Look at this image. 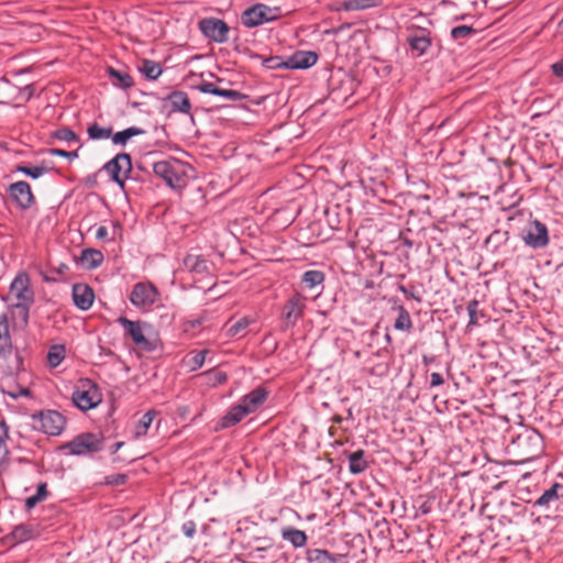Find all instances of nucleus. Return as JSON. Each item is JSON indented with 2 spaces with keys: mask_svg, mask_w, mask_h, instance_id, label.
<instances>
[{
  "mask_svg": "<svg viewBox=\"0 0 563 563\" xmlns=\"http://www.w3.org/2000/svg\"><path fill=\"white\" fill-rule=\"evenodd\" d=\"M73 301L76 308L87 311L93 303L95 294L86 284H75L71 290Z\"/></svg>",
  "mask_w": 563,
  "mask_h": 563,
  "instance_id": "nucleus-17",
  "label": "nucleus"
},
{
  "mask_svg": "<svg viewBox=\"0 0 563 563\" xmlns=\"http://www.w3.org/2000/svg\"><path fill=\"white\" fill-rule=\"evenodd\" d=\"M208 375L213 386L221 385L228 379V375L224 372H209Z\"/></svg>",
  "mask_w": 563,
  "mask_h": 563,
  "instance_id": "nucleus-48",
  "label": "nucleus"
},
{
  "mask_svg": "<svg viewBox=\"0 0 563 563\" xmlns=\"http://www.w3.org/2000/svg\"><path fill=\"white\" fill-rule=\"evenodd\" d=\"M250 412L245 407L239 402L238 405L230 408V410L221 418L220 427L227 429L239 423Z\"/></svg>",
  "mask_w": 563,
  "mask_h": 563,
  "instance_id": "nucleus-22",
  "label": "nucleus"
},
{
  "mask_svg": "<svg viewBox=\"0 0 563 563\" xmlns=\"http://www.w3.org/2000/svg\"><path fill=\"white\" fill-rule=\"evenodd\" d=\"M124 442H115L110 446V454H115L122 446Z\"/></svg>",
  "mask_w": 563,
  "mask_h": 563,
  "instance_id": "nucleus-58",
  "label": "nucleus"
},
{
  "mask_svg": "<svg viewBox=\"0 0 563 563\" xmlns=\"http://www.w3.org/2000/svg\"><path fill=\"white\" fill-rule=\"evenodd\" d=\"M478 301L473 299L467 303L466 310L468 314V324L467 327H474L477 324V314H478Z\"/></svg>",
  "mask_w": 563,
  "mask_h": 563,
  "instance_id": "nucleus-42",
  "label": "nucleus"
},
{
  "mask_svg": "<svg viewBox=\"0 0 563 563\" xmlns=\"http://www.w3.org/2000/svg\"><path fill=\"white\" fill-rule=\"evenodd\" d=\"M8 427L5 422H0V445L7 446L5 441L8 440Z\"/></svg>",
  "mask_w": 563,
  "mask_h": 563,
  "instance_id": "nucleus-52",
  "label": "nucleus"
},
{
  "mask_svg": "<svg viewBox=\"0 0 563 563\" xmlns=\"http://www.w3.org/2000/svg\"><path fill=\"white\" fill-rule=\"evenodd\" d=\"M393 310L398 312L394 323L395 330L410 332L412 329V321L408 310L401 305L393 307Z\"/></svg>",
  "mask_w": 563,
  "mask_h": 563,
  "instance_id": "nucleus-30",
  "label": "nucleus"
},
{
  "mask_svg": "<svg viewBox=\"0 0 563 563\" xmlns=\"http://www.w3.org/2000/svg\"><path fill=\"white\" fill-rule=\"evenodd\" d=\"M53 137L64 142H79L78 135L67 126H63L53 132Z\"/></svg>",
  "mask_w": 563,
  "mask_h": 563,
  "instance_id": "nucleus-38",
  "label": "nucleus"
},
{
  "mask_svg": "<svg viewBox=\"0 0 563 563\" xmlns=\"http://www.w3.org/2000/svg\"><path fill=\"white\" fill-rule=\"evenodd\" d=\"M398 290L405 295H409V290L404 285H399Z\"/></svg>",
  "mask_w": 563,
  "mask_h": 563,
  "instance_id": "nucleus-63",
  "label": "nucleus"
},
{
  "mask_svg": "<svg viewBox=\"0 0 563 563\" xmlns=\"http://www.w3.org/2000/svg\"><path fill=\"white\" fill-rule=\"evenodd\" d=\"M181 532L183 534L188 538L192 539L196 534V523L194 520H187L181 525Z\"/></svg>",
  "mask_w": 563,
  "mask_h": 563,
  "instance_id": "nucleus-47",
  "label": "nucleus"
},
{
  "mask_svg": "<svg viewBox=\"0 0 563 563\" xmlns=\"http://www.w3.org/2000/svg\"><path fill=\"white\" fill-rule=\"evenodd\" d=\"M10 333L9 319L5 313L0 314V338Z\"/></svg>",
  "mask_w": 563,
  "mask_h": 563,
  "instance_id": "nucleus-49",
  "label": "nucleus"
},
{
  "mask_svg": "<svg viewBox=\"0 0 563 563\" xmlns=\"http://www.w3.org/2000/svg\"><path fill=\"white\" fill-rule=\"evenodd\" d=\"M118 322L124 328L125 332L132 339L133 343L147 352L155 349V345L146 338L145 330H151V325L143 321H132L125 317H120Z\"/></svg>",
  "mask_w": 563,
  "mask_h": 563,
  "instance_id": "nucleus-6",
  "label": "nucleus"
},
{
  "mask_svg": "<svg viewBox=\"0 0 563 563\" xmlns=\"http://www.w3.org/2000/svg\"><path fill=\"white\" fill-rule=\"evenodd\" d=\"M153 173L162 178L172 189H181L185 186L184 167L177 159L159 161L153 164Z\"/></svg>",
  "mask_w": 563,
  "mask_h": 563,
  "instance_id": "nucleus-4",
  "label": "nucleus"
},
{
  "mask_svg": "<svg viewBox=\"0 0 563 563\" xmlns=\"http://www.w3.org/2000/svg\"><path fill=\"white\" fill-rule=\"evenodd\" d=\"M68 271V265L65 264V263H60L58 265V267L56 268V272L59 274V275H64L66 272Z\"/></svg>",
  "mask_w": 563,
  "mask_h": 563,
  "instance_id": "nucleus-60",
  "label": "nucleus"
},
{
  "mask_svg": "<svg viewBox=\"0 0 563 563\" xmlns=\"http://www.w3.org/2000/svg\"><path fill=\"white\" fill-rule=\"evenodd\" d=\"M184 266L190 273L205 274L208 273V261L198 254H188L185 256Z\"/></svg>",
  "mask_w": 563,
  "mask_h": 563,
  "instance_id": "nucleus-25",
  "label": "nucleus"
},
{
  "mask_svg": "<svg viewBox=\"0 0 563 563\" xmlns=\"http://www.w3.org/2000/svg\"><path fill=\"white\" fill-rule=\"evenodd\" d=\"M207 353V350H201L197 352L195 355H192V357L190 358L191 371H196L205 364Z\"/></svg>",
  "mask_w": 563,
  "mask_h": 563,
  "instance_id": "nucleus-45",
  "label": "nucleus"
},
{
  "mask_svg": "<svg viewBox=\"0 0 563 563\" xmlns=\"http://www.w3.org/2000/svg\"><path fill=\"white\" fill-rule=\"evenodd\" d=\"M87 389H76L71 395L73 404L81 411H88L96 408L101 402V394L97 385L90 379L86 380Z\"/></svg>",
  "mask_w": 563,
  "mask_h": 563,
  "instance_id": "nucleus-12",
  "label": "nucleus"
},
{
  "mask_svg": "<svg viewBox=\"0 0 563 563\" xmlns=\"http://www.w3.org/2000/svg\"><path fill=\"white\" fill-rule=\"evenodd\" d=\"M522 241L533 250L545 247L550 241L547 225L537 219L530 221L522 234Z\"/></svg>",
  "mask_w": 563,
  "mask_h": 563,
  "instance_id": "nucleus-10",
  "label": "nucleus"
},
{
  "mask_svg": "<svg viewBox=\"0 0 563 563\" xmlns=\"http://www.w3.org/2000/svg\"><path fill=\"white\" fill-rule=\"evenodd\" d=\"M268 394L269 393L265 387L258 386L244 395L240 402L245 407V409H247L250 413H253L263 406L268 397Z\"/></svg>",
  "mask_w": 563,
  "mask_h": 563,
  "instance_id": "nucleus-18",
  "label": "nucleus"
},
{
  "mask_svg": "<svg viewBox=\"0 0 563 563\" xmlns=\"http://www.w3.org/2000/svg\"><path fill=\"white\" fill-rule=\"evenodd\" d=\"M318 59L317 52L299 49L286 56V66L289 70H307L313 67Z\"/></svg>",
  "mask_w": 563,
  "mask_h": 563,
  "instance_id": "nucleus-14",
  "label": "nucleus"
},
{
  "mask_svg": "<svg viewBox=\"0 0 563 563\" xmlns=\"http://www.w3.org/2000/svg\"><path fill=\"white\" fill-rule=\"evenodd\" d=\"M111 181H113L114 184H117L121 189L124 188V179L120 176H118V178H110Z\"/></svg>",
  "mask_w": 563,
  "mask_h": 563,
  "instance_id": "nucleus-61",
  "label": "nucleus"
},
{
  "mask_svg": "<svg viewBox=\"0 0 563 563\" xmlns=\"http://www.w3.org/2000/svg\"><path fill=\"white\" fill-rule=\"evenodd\" d=\"M70 455H85L101 450V441L93 433H82L62 446Z\"/></svg>",
  "mask_w": 563,
  "mask_h": 563,
  "instance_id": "nucleus-9",
  "label": "nucleus"
},
{
  "mask_svg": "<svg viewBox=\"0 0 563 563\" xmlns=\"http://www.w3.org/2000/svg\"><path fill=\"white\" fill-rule=\"evenodd\" d=\"M305 308L306 298L299 292L294 294L282 308V330L287 331L295 328L297 322L303 317Z\"/></svg>",
  "mask_w": 563,
  "mask_h": 563,
  "instance_id": "nucleus-5",
  "label": "nucleus"
},
{
  "mask_svg": "<svg viewBox=\"0 0 563 563\" xmlns=\"http://www.w3.org/2000/svg\"><path fill=\"white\" fill-rule=\"evenodd\" d=\"M263 65L268 69H287L286 57L272 56L263 60Z\"/></svg>",
  "mask_w": 563,
  "mask_h": 563,
  "instance_id": "nucleus-40",
  "label": "nucleus"
},
{
  "mask_svg": "<svg viewBox=\"0 0 563 563\" xmlns=\"http://www.w3.org/2000/svg\"><path fill=\"white\" fill-rule=\"evenodd\" d=\"M282 538L296 549L303 548L307 543L306 532L294 527L283 528Z\"/></svg>",
  "mask_w": 563,
  "mask_h": 563,
  "instance_id": "nucleus-24",
  "label": "nucleus"
},
{
  "mask_svg": "<svg viewBox=\"0 0 563 563\" xmlns=\"http://www.w3.org/2000/svg\"><path fill=\"white\" fill-rule=\"evenodd\" d=\"M280 0H265L246 8L240 15V22L246 27H255L275 21L286 11L278 3Z\"/></svg>",
  "mask_w": 563,
  "mask_h": 563,
  "instance_id": "nucleus-1",
  "label": "nucleus"
},
{
  "mask_svg": "<svg viewBox=\"0 0 563 563\" xmlns=\"http://www.w3.org/2000/svg\"><path fill=\"white\" fill-rule=\"evenodd\" d=\"M249 325H250L249 318L243 317V318L239 319L238 321H235L234 323H232L227 329V335L230 338L242 336Z\"/></svg>",
  "mask_w": 563,
  "mask_h": 563,
  "instance_id": "nucleus-36",
  "label": "nucleus"
},
{
  "mask_svg": "<svg viewBox=\"0 0 563 563\" xmlns=\"http://www.w3.org/2000/svg\"><path fill=\"white\" fill-rule=\"evenodd\" d=\"M103 169L109 174L110 178H118L124 173L125 178L132 172V159L128 153H119L103 165Z\"/></svg>",
  "mask_w": 563,
  "mask_h": 563,
  "instance_id": "nucleus-15",
  "label": "nucleus"
},
{
  "mask_svg": "<svg viewBox=\"0 0 563 563\" xmlns=\"http://www.w3.org/2000/svg\"><path fill=\"white\" fill-rule=\"evenodd\" d=\"M109 74L111 77H114L120 81L121 88L128 89V88L132 87L133 79L129 74L122 73V71L113 69V68L110 69Z\"/></svg>",
  "mask_w": 563,
  "mask_h": 563,
  "instance_id": "nucleus-39",
  "label": "nucleus"
},
{
  "mask_svg": "<svg viewBox=\"0 0 563 563\" xmlns=\"http://www.w3.org/2000/svg\"><path fill=\"white\" fill-rule=\"evenodd\" d=\"M162 112L167 114L183 113L191 115V103L186 92L173 90L159 99Z\"/></svg>",
  "mask_w": 563,
  "mask_h": 563,
  "instance_id": "nucleus-7",
  "label": "nucleus"
},
{
  "mask_svg": "<svg viewBox=\"0 0 563 563\" xmlns=\"http://www.w3.org/2000/svg\"><path fill=\"white\" fill-rule=\"evenodd\" d=\"M432 37H408L409 47L416 57L421 56L431 45Z\"/></svg>",
  "mask_w": 563,
  "mask_h": 563,
  "instance_id": "nucleus-33",
  "label": "nucleus"
},
{
  "mask_svg": "<svg viewBox=\"0 0 563 563\" xmlns=\"http://www.w3.org/2000/svg\"><path fill=\"white\" fill-rule=\"evenodd\" d=\"M305 554L307 563H338V559L324 549L308 548Z\"/></svg>",
  "mask_w": 563,
  "mask_h": 563,
  "instance_id": "nucleus-26",
  "label": "nucleus"
},
{
  "mask_svg": "<svg viewBox=\"0 0 563 563\" xmlns=\"http://www.w3.org/2000/svg\"><path fill=\"white\" fill-rule=\"evenodd\" d=\"M156 416V412L154 410H150L142 416V418L139 420L136 427H135V437L140 438L142 435H145L150 426L152 424L154 418Z\"/></svg>",
  "mask_w": 563,
  "mask_h": 563,
  "instance_id": "nucleus-35",
  "label": "nucleus"
},
{
  "mask_svg": "<svg viewBox=\"0 0 563 563\" xmlns=\"http://www.w3.org/2000/svg\"><path fill=\"white\" fill-rule=\"evenodd\" d=\"M159 299L157 288L151 283H137L130 294L131 303L139 309H148Z\"/></svg>",
  "mask_w": 563,
  "mask_h": 563,
  "instance_id": "nucleus-8",
  "label": "nucleus"
},
{
  "mask_svg": "<svg viewBox=\"0 0 563 563\" xmlns=\"http://www.w3.org/2000/svg\"><path fill=\"white\" fill-rule=\"evenodd\" d=\"M88 137L92 141H102L111 139L112 128L101 126L98 123H92L87 128Z\"/></svg>",
  "mask_w": 563,
  "mask_h": 563,
  "instance_id": "nucleus-32",
  "label": "nucleus"
},
{
  "mask_svg": "<svg viewBox=\"0 0 563 563\" xmlns=\"http://www.w3.org/2000/svg\"><path fill=\"white\" fill-rule=\"evenodd\" d=\"M48 154L51 156L64 157L69 161H74V159L78 158V150L68 152V151L60 150V148H49Z\"/></svg>",
  "mask_w": 563,
  "mask_h": 563,
  "instance_id": "nucleus-44",
  "label": "nucleus"
},
{
  "mask_svg": "<svg viewBox=\"0 0 563 563\" xmlns=\"http://www.w3.org/2000/svg\"><path fill=\"white\" fill-rule=\"evenodd\" d=\"M96 239L99 241H110L108 229L104 225H100L96 230Z\"/></svg>",
  "mask_w": 563,
  "mask_h": 563,
  "instance_id": "nucleus-50",
  "label": "nucleus"
},
{
  "mask_svg": "<svg viewBox=\"0 0 563 563\" xmlns=\"http://www.w3.org/2000/svg\"><path fill=\"white\" fill-rule=\"evenodd\" d=\"M528 457H537L543 451V437L534 428L526 429L514 441Z\"/></svg>",
  "mask_w": 563,
  "mask_h": 563,
  "instance_id": "nucleus-11",
  "label": "nucleus"
},
{
  "mask_svg": "<svg viewBox=\"0 0 563 563\" xmlns=\"http://www.w3.org/2000/svg\"><path fill=\"white\" fill-rule=\"evenodd\" d=\"M368 467V463L365 460V452L363 450H356L349 454V471L354 474H361Z\"/></svg>",
  "mask_w": 563,
  "mask_h": 563,
  "instance_id": "nucleus-27",
  "label": "nucleus"
},
{
  "mask_svg": "<svg viewBox=\"0 0 563 563\" xmlns=\"http://www.w3.org/2000/svg\"><path fill=\"white\" fill-rule=\"evenodd\" d=\"M0 90L2 91H18L19 89L16 87H14L13 85H11V82L7 79H1L0 80Z\"/></svg>",
  "mask_w": 563,
  "mask_h": 563,
  "instance_id": "nucleus-55",
  "label": "nucleus"
},
{
  "mask_svg": "<svg viewBox=\"0 0 563 563\" xmlns=\"http://www.w3.org/2000/svg\"><path fill=\"white\" fill-rule=\"evenodd\" d=\"M9 450L7 446L0 445V470L4 466L8 461Z\"/></svg>",
  "mask_w": 563,
  "mask_h": 563,
  "instance_id": "nucleus-56",
  "label": "nucleus"
},
{
  "mask_svg": "<svg viewBox=\"0 0 563 563\" xmlns=\"http://www.w3.org/2000/svg\"><path fill=\"white\" fill-rule=\"evenodd\" d=\"M195 89L201 93L221 97L223 99L231 100V101H238V100L247 98L246 95H244L238 90L222 89V88L217 87L213 82H210V81H203L200 85L196 86Z\"/></svg>",
  "mask_w": 563,
  "mask_h": 563,
  "instance_id": "nucleus-16",
  "label": "nucleus"
},
{
  "mask_svg": "<svg viewBox=\"0 0 563 563\" xmlns=\"http://www.w3.org/2000/svg\"><path fill=\"white\" fill-rule=\"evenodd\" d=\"M231 37H212L217 43H227Z\"/></svg>",
  "mask_w": 563,
  "mask_h": 563,
  "instance_id": "nucleus-62",
  "label": "nucleus"
},
{
  "mask_svg": "<svg viewBox=\"0 0 563 563\" xmlns=\"http://www.w3.org/2000/svg\"><path fill=\"white\" fill-rule=\"evenodd\" d=\"M325 279V274L319 269H310L302 274L301 283L308 289H314L318 287L323 288V283Z\"/></svg>",
  "mask_w": 563,
  "mask_h": 563,
  "instance_id": "nucleus-28",
  "label": "nucleus"
},
{
  "mask_svg": "<svg viewBox=\"0 0 563 563\" xmlns=\"http://www.w3.org/2000/svg\"><path fill=\"white\" fill-rule=\"evenodd\" d=\"M8 194L11 200L21 210H27L34 203V196L29 183L19 180L8 187Z\"/></svg>",
  "mask_w": 563,
  "mask_h": 563,
  "instance_id": "nucleus-13",
  "label": "nucleus"
},
{
  "mask_svg": "<svg viewBox=\"0 0 563 563\" xmlns=\"http://www.w3.org/2000/svg\"><path fill=\"white\" fill-rule=\"evenodd\" d=\"M137 69L148 80H156L163 73L159 63L151 59H143Z\"/></svg>",
  "mask_w": 563,
  "mask_h": 563,
  "instance_id": "nucleus-29",
  "label": "nucleus"
},
{
  "mask_svg": "<svg viewBox=\"0 0 563 563\" xmlns=\"http://www.w3.org/2000/svg\"><path fill=\"white\" fill-rule=\"evenodd\" d=\"M8 395L12 398V399H16L19 395H23V396H27L29 395V390L26 388H22L20 390L19 394H14V393H8Z\"/></svg>",
  "mask_w": 563,
  "mask_h": 563,
  "instance_id": "nucleus-59",
  "label": "nucleus"
},
{
  "mask_svg": "<svg viewBox=\"0 0 563 563\" xmlns=\"http://www.w3.org/2000/svg\"><path fill=\"white\" fill-rule=\"evenodd\" d=\"M471 31H472L471 27H468L466 25H460V26L453 27L451 30L450 35H467Z\"/></svg>",
  "mask_w": 563,
  "mask_h": 563,
  "instance_id": "nucleus-54",
  "label": "nucleus"
},
{
  "mask_svg": "<svg viewBox=\"0 0 563 563\" xmlns=\"http://www.w3.org/2000/svg\"><path fill=\"white\" fill-rule=\"evenodd\" d=\"M22 93H26V99L29 100L33 96V86L26 85L22 89L19 90Z\"/></svg>",
  "mask_w": 563,
  "mask_h": 563,
  "instance_id": "nucleus-57",
  "label": "nucleus"
},
{
  "mask_svg": "<svg viewBox=\"0 0 563 563\" xmlns=\"http://www.w3.org/2000/svg\"><path fill=\"white\" fill-rule=\"evenodd\" d=\"M12 534L22 542L32 538V530L24 525H19L13 529Z\"/></svg>",
  "mask_w": 563,
  "mask_h": 563,
  "instance_id": "nucleus-43",
  "label": "nucleus"
},
{
  "mask_svg": "<svg viewBox=\"0 0 563 563\" xmlns=\"http://www.w3.org/2000/svg\"><path fill=\"white\" fill-rule=\"evenodd\" d=\"M551 69L556 77L563 79V59L552 64Z\"/></svg>",
  "mask_w": 563,
  "mask_h": 563,
  "instance_id": "nucleus-53",
  "label": "nucleus"
},
{
  "mask_svg": "<svg viewBox=\"0 0 563 563\" xmlns=\"http://www.w3.org/2000/svg\"><path fill=\"white\" fill-rule=\"evenodd\" d=\"M444 383V379L442 377V375L440 373H432L430 375V387H438V386H441L443 385Z\"/></svg>",
  "mask_w": 563,
  "mask_h": 563,
  "instance_id": "nucleus-51",
  "label": "nucleus"
},
{
  "mask_svg": "<svg viewBox=\"0 0 563 563\" xmlns=\"http://www.w3.org/2000/svg\"><path fill=\"white\" fill-rule=\"evenodd\" d=\"M563 489V485L554 483L550 488L545 489L541 496L533 503V507H538L544 510H551L558 508V503L561 498L559 490Z\"/></svg>",
  "mask_w": 563,
  "mask_h": 563,
  "instance_id": "nucleus-19",
  "label": "nucleus"
},
{
  "mask_svg": "<svg viewBox=\"0 0 563 563\" xmlns=\"http://www.w3.org/2000/svg\"><path fill=\"white\" fill-rule=\"evenodd\" d=\"M143 134H145L144 129L132 125L122 131L112 133L111 142L113 145H119L121 147H124L132 137L140 136Z\"/></svg>",
  "mask_w": 563,
  "mask_h": 563,
  "instance_id": "nucleus-23",
  "label": "nucleus"
},
{
  "mask_svg": "<svg viewBox=\"0 0 563 563\" xmlns=\"http://www.w3.org/2000/svg\"><path fill=\"white\" fill-rule=\"evenodd\" d=\"M52 169L53 167H48L44 164L37 166L18 165L15 172L23 174L32 179H38L43 175L48 174Z\"/></svg>",
  "mask_w": 563,
  "mask_h": 563,
  "instance_id": "nucleus-31",
  "label": "nucleus"
},
{
  "mask_svg": "<svg viewBox=\"0 0 563 563\" xmlns=\"http://www.w3.org/2000/svg\"><path fill=\"white\" fill-rule=\"evenodd\" d=\"M13 351L11 334L8 333L0 338V357L7 358Z\"/></svg>",
  "mask_w": 563,
  "mask_h": 563,
  "instance_id": "nucleus-41",
  "label": "nucleus"
},
{
  "mask_svg": "<svg viewBox=\"0 0 563 563\" xmlns=\"http://www.w3.org/2000/svg\"><path fill=\"white\" fill-rule=\"evenodd\" d=\"M47 496L46 484L42 483L37 486L36 493L25 499L26 509H32L37 503L45 499Z\"/></svg>",
  "mask_w": 563,
  "mask_h": 563,
  "instance_id": "nucleus-37",
  "label": "nucleus"
},
{
  "mask_svg": "<svg viewBox=\"0 0 563 563\" xmlns=\"http://www.w3.org/2000/svg\"><path fill=\"white\" fill-rule=\"evenodd\" d=\"M65 354H66V351H65L64 345L57 344V345L51 346V349L48 350V353H47L48 365L53 368L59 366L60 363L65 358Z\"/></svg>",
  "mask_w": 563,
  "mask_h": 563,
  "instance_id": "nucleus-34",
  "label": "nucleus"
},
{
  "mask_svg": "<svg viewBox=\"0 0 563 563\" xmlns=\"http://www.w3.org/2000/svg\"><path fill=\"white\" fill-rule=\"evenodd\" d=\"M409 295H410V296H411V298H412V299H415L417 302H420V301H421L420 296L415 295L413 292H409Z\"/></svg>",
  "mask_w": 563,
  "mask_h": 563,
  "instance_id": "nucleus-64",
  "label": "nucleus"
},
{
  "mask_svg": "<svg viewBox=\"0 0 563 563\" xmlns=\"http://www.w3.org/2000/svg\"><path fill=\"white\" fill-rule=\"evenodd\" d=\"M10 294L18 300L15 308L27 321L30 307L34 302V291L30 288V277L26 273H19L10 285Z\"/></svg>",
  "mask_w": 563,
  "mask_h": 563,
  "instance_id": "nucleus-2",
  "label": "nucleus"
},
{
  "mask_svg": "<svg viewBox=\"0 0 563 563\" xmlns=\"http://www.w3.org/2000/svg\"><path fill=\"white\" fill-rule=\"evenodd\" d=\"M74 260L80 267L91 271L98 268L103 263L104 256L99 250L85 249L81 251L80 256Z\"/></svg>",
  "mask_w": 563,
  "mask_h": 563,
  "instance_id": "nucleus-20",
  "label": "nucleus"
},
{
  "mask_svg": "<svg viewBox=\"0 0 563 563\" xmlns=\"http://www.w3.org/2000/svg\"><path fill=\"white\" fill-rule=\"evenodd\" d=\"M199 30L202 35H227L230 31L228 24L217 18H205L200 20Z\"/></svg>",
  "mask_w": 563,
  "mask_h": 563,
  "instance_id": "nucleus-21",
  "label": "nucleus"
},
{
  "mask_svg": "<svg viewBox=\"0 0 563 563\" xmlns=\"http://www.w3.org/2000/svg\"><path fill=\"white\" fill-rule=\"evenodd\" d=\"M128 479L125 474H112L104 477V484L111 486H120L123 485Z\"/></svg>",
  "mask_w": 563,
  "mask_h": 563,
  "instance_id": "nucleus-46",
  "label": "nucleus"
},
{
  "mask_svg": "<svg viewBox=\"0 0 563 563\" xmlns=\"http://www.w3.org/2000/svg\"><path fill=\"white\" fill-rule=\"evenodd\" d=\"M32 428L43 433L56 437L59 435L66 424V419L56 410H42L31 415Z\"/></svg>",
  "mask_w": 563,
  "mask_h": 563,
  "instance_id": "nucleus-3",
  "label": "nucleus"
}]
</instances>
